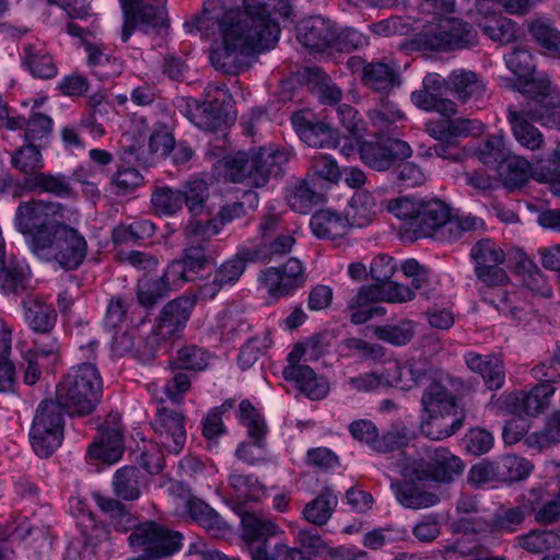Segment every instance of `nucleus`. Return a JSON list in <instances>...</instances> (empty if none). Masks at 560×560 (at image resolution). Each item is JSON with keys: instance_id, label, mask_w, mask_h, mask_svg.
Returning a JSON list of instances; mask_svg holds the SVG:
<instances>
[{"instance_id": "f257e3e1", "label": "nucleus", "mask_w": 560, "mask_h": 560, "mask_svg": "<svg viewBox=\"0 0 560 560\" xmlns=\"http://www.w3.org/2000/svg\"><path fill=\"white\" fill-rule=\"evenodd\" d=\"M243 3L242 12L212 2L196 19L199 31L219 32L221 40L212 47L210 61L228 74L247 69L254 51L272 48L280 35L277 16L288 19L292 12L288 0H244Z\"/></svg>"}, {"instance_id": "f03ea898", "label": "nucleus", "mask_w": 560, "mask_h": 560, "mask_svg": "<svg viewBox=\"0 0 560 560\" xmlns=\"http://www.w3.org/2000/svg\"><path fill=\"white\" fill-rule=\"evenodd\" d=\"M67 209L59 202H21L15 211L16 230L30 250L39 259L55 261L65 270H75L88 255V242L67 224Z\"/></svg>"}, {"instance_id": "7ed1b4c3", "label": "nucleus", "mask_w": 560, "mask_h": 560, "mask_svg": "<svg viewBox=\"0 0 560 560\" xmlns=\"http://www.w3.org/2000/svg\"><path fill=\"white\" fill-rule=\"evenodd\" d=\"M290 156L287 149L260 148L253 154L238 151L220 159L215 170L226 182L258 188L266 186L271 176L281 175Z\"/></svg>"}, {"instance_id": "20e7f679", "label": "nucleus", "mask_w": 560, "mask_h": 560, "mask_svg": "<svg viewBox=\"0 0 560 560\" xmlns=\"http://www.w3.org/2000/svg\"><path fill=\"white\" fill-rule=\"evenodd\" d=\"M387 209L397 218L405 220L416 237L446 241L451 208L444 201L436 198L401 197L389 200Z\"/></svg>"}, {"instance_id": "39448f33", "label": "nucleus", "mask_w": 560, "mask_h": 560, "mask_svg": "<svg viewBox=\"0 0 560 560\" xmlns=\"http://www.w3.org/2000/svg\"><path fill=\"white\" fill-rule=\"evenodd\" d=\"M103 382L96 366L82 363L70 369L57 387V400L70 417L91 415L102 397Z\"/></svg>"}, {"instance_id": "423d86ee", "label": "nucleus", "mask_w": 560, "mask_h": 560, "mask_svg": "<svg viewBox=\"0 0 560 560\" xmlns=\"http://www.w3.org/2000/svg\"><path fill=\"white\" fill-rule=\"evenodd\" d=\"M423 11L431 12L434 18L423 25L421 32L417 34L415 43L419 49L434 51H452L466 49L477 44V31L467 22L444 14L450 11H434L424 8Z\"/></svg>"}, {"instance_id": "0eeeda50", "label": "nucleus", "mask_w": 560, "mask_h": 560, "mask_svg": "<svg viewBox=\"0 0 560 560\" xmlns=\"http://www.w3.org/2000/svg\"><path fill=\"white\" fill-rule=\"evenodd\" d=\"M464 462L445 447H422L415 456H405L398 463L402 478L451 483L464 471Z\"/></svg>"}, {"instance_id": "6e6552de", "label": "nucleus", "mask_w": 560, "mask_h": 560, "mask_svg": "<svg viewBox=\"0 0 560 560\" xmlns=\"http://www.w3.org/2000/svg\"><path fill=\"white\" fill-rule=\"evenodd\" d=\"M532 375L539 384L528 392H515L504 398V405L512 415L534 417L548 408L555 385L560 381V358L555 355L549 362L536 365Z\"/></svg>"}, {"instance_id": "1a4fd4ad", "label": "nucleus", "mask_w": 560, "mask_h": 560, "mask_svg": "<svg viewBox=\"0 0 560 560\" xmlns=\"http://www.w3.org/2000/svg\"><path fill=\"white\" fill-rule=\"evenodd\" d=\"M194 306V299L182 295L164 305L156 325L148 323L149 335L145 338H140L137 346V353L142 363L151 362L155 358L161 342L173 337L186 326Z\"/></svg>"}, {"instance_id": "9d476101", "label": "nucleus", "mask_w": 560, "mask_h": 560, "mask_svg": "<svg viewBox=\"0 0 560 560\" xmlns=\"http://www.w3.org/2000/svg\"><path fill=\"white\" fill-rule=\"evenodd\" d=\"M65 411L55 400L42 401L34 415L30 430L33 451L42 458L51 456L63 440Z\"/></svg>"}, {"instance_id": "9b49d317", "label": "nucleus", "mask_w": 560, "mask_h": 560, "mask_svg": "<svg viewBox=\"0 0 560 560\" xmlns=\"http://www.w3.org/2000/svg\"><path fill=\"white\" fill-rule=\"evenodd\" d=\"M205 97V102L197 105L196 113L189 117L198 128L214 132L235 121L233 98L224 85L208 84Z\"/></svg>"}, {"instance_id": "f8f14e48", "label": "nucleus", "mask_w": 560, "mask_h": 560, "mask_svg": "<svg viewBox=\"0 0 560 560\" xmlns=\"http://www.w3.org/2000/svg\"><path fill=\"white\" fill-rule=\"evenodd\" d=\"M122 9L124 23L120 33L122 43H127L136 28L144 34H160L167 28L168 21L165 8L153 5L141 0H119Z\"/></svg>"}, {"instance_id": "ddd939ff", "label": "nucleus", "mask_w": 560, "mask_h": 560, "mask_svg": "<svg viewBox=\"0 0 560 560\" xmlns=\"http://www.w3.org/2000/svg\"><path fill=\"white\" fill-rule=\"evenodd\" d=\"M133 548H142L139 558L156 560L178 551L182 546V535L171 532L155 522L141 523L128 538Z\"/></svg>"}, {"instance_id": "4468645a", "label": "nucleus", "mask_w": 560, "mask_h": 560, "mask_svg": "<svg viewBox=\"0 0 560 560\" xmlns=\"http://www.w3.org/2000/svg\"><path fill=\"white\" fill-rule=\"evenodd\" d=\"M175 501L178 513L188 516L198 525L214 535L224 534L228 524L220 514L203 500L194 495L189 488L180 481H173L167 488Z\"/></svg>"}, {"instance_id": "2eb2a0df", "label": "nucleus", "mask_w": 560, "mask_h": 560, "mask_svg": "<svg viewBox=\"0 0 560 560\" xmlns=\"http://www.w3.org/2000/svg\"><path fill=\"white\" fill-rule=\"evenodd\" d=\"M305 267L298 258H290L278 267H268L260 271L258 281L275 299L293 295L306 283Z\"/></svg>"}, {"instance_id": "dca6fc26", "label": "nucleus", "mask_w": 560, "mask_h": 560, "mask_svg": "<svg viewBox=\"0 0 560 560\" xmlns=\"http://www.w3.org/2000/svg\"><path fill=\"white\" fill-rule=\"evenodd\" d=\"M359 153L366 166L383 172L409 158L412 150L406 141L400 139L376 137L374 140L363 141L359 147Z\"/></svg>"}, {"instance_id": "f3484780", "label": "nucleus", "mask_w": 560, "mask_h": 560, "mask_svg": "<svg viewBox=\"0 0 560 560\" xmlns=\"http://www.w3.org/2000/svg\"><path fill=\"white\" fill-rule=\"evenodd\" d=\"M475 262L477 279L486 287H500L509 281V277L500 267L505 260L504 252L491 240L477 242L470 249Z\"/></svg>"}, {"instance_id": "a211bd4d", "label": "nucleus", "mask_w": 560, "mask_h": 560, "mask_svg": "<svg viewBox=\"0 0 560 560\" xmlns=\"http://www.w3.org/2000/svg\"><path fill=\"white\" fill-rule=\"evenodd\" d=\"M240 420L247 428L252 442H243L235 451L240 460L254 465L265 457L267 425L261 415L248 400H242L238 406Z\"/></svg>"}, {"instance_id": "6ab92c4d", "label": "nucleus", "mask_w": 560, "mask_h": 560, "mask_svg": "<svg viewBox=\"0 0 560 560\" xmlns=\"http://www.w3.org/2000/svg\"><path fill=\"white\" fill-rule=\"evenodd\" d=\"M185 417L182 412L167 407L156 410L151 422L160 444L173 454H179L186 443Z\"/></svg>"}, {"instance_id": "aec40b11", "label": "nucleus", "mask_w": 560, "mask_h": 560, "mask_svg": "<svg viewBox=\"0 0 560 560\" xmlns=\"http://www.w3.org/2000/svg\"><path fill=\"white\" fill-rule=\"evenodd\" d=\"M460 385L462 382L450 374L438 375L422 393V412H457L456 397L452 390Z\"/></svg>"}, {"instance_id": "412c9836", "label": "nucleus", "mask_w": 560, "mask_h": 560, "mask_svg": "<svg viewBox=\"0 0 560 560\" xmlns=\"http://www.w3.org/2000/svg\"><path fill=\"white\" fill-rule=\"evenodd\" d=\"M542 116L544 113L532 107L523 109H517L514 105L508 107V120L512 133L521 147L530 151L539 150L542 147L544 136L533 124L540 120Z\"/></svg>"}, {"instance_id": "4be33fe9", "label": "nucleus", "mask_w": 560, "mask_h": 560, "mask_svg": "<svg viewBox=\"0 0 560 560\" xmlns=\"http://www.w3.org/2000/svg\"><path fill=\"white\" fill-rule=\"evenodd\" d=\"M296 38L305 48L324 51L334 46L336 31L329 21L311 16L298 25Z\"/></svg>"}, {"instance_id": "5701e85b", "label": "nucleus", "mask_w": 560, "mask_h": 560, "mask_svg": "<svg viewBox=\"0 0 560 560\" xmlns=\"http://www.w3.org/2000/svg\"><path fill=\"white\" fill-rule=\"evenodd\" d=\"M420 482L416 478H404L392 481L390 487L396 500L407 509L421 510L436 505L440 502L439 494Z\"/></svg>"}, {"instance_id": "b1692460", "label": "nucleus", "mask_w": 560, "mask_h": 560, "mask_svg": "<svg viewBox=\"0 0 560 560\" xmlns=\"http://www.w3.org/2000/svg\"><path fill=\"white\" fill-rule=\"evenodd\" d=\"M361 80L368 89L382 94H388L401 85L395 65L383 60L364 62Z\"/></svg>"}, {"instance_id": "393cba45", "label": "nucleus", "mask_w": 560, "mask_h": 560, "mask_svg": "<svg viewBox=\"0 0 560 560\" xmlns=\"http://www.w3.org/2000/svg\"><path fill=\"white\" fill-rule=\"evenodd\" d=\"M378 302L382 301L377 284L361 287L358 293L348 303L351 323L361 325L375 316H384L386 310L375 305Z\"/></svg>"}, {"instance_id": "a878e982", "label": "nucleus", "mask_w": 560, "mask_h": 560, "mask_svg": "<svg viewBox=\"0 0 560 560\" xmlns=\"http://www.w3.org/2000/svg\"><path fill=\"white\" fill-rule=\"evenodd\" d=\"M283 377L312 400H320L329 393V384L310 366H285Z\"/></svg>"}, {"instance_id": "bb28decb", "label": "nucleus", "mask_w": 560, "mask_h": 560, "mask_svg": "<svg viewBox=\"0 0 560 560\" xmlns=\"http://www.w3.org/2000/svg\"><path fill=\"white\" fill-rule=\"evenodd\" d=\"M448 89L463 103L478 102L487 95V88L479 75L469 70L457 69L447 77Z\"/></svg>"}, {"instance_id": "cd10ccee", "label": "nucleus", "mask_w": 560, "mask_h": 560, "mask_svg": "<svg viewBox=\"0 0 560 560\" xmlns=\"http://www.w3.org/2000/svg\"><path fill=\"white\" fill-rule=\"evenodd\" d=\"M464 422V415L457 412H423L421 433L430 440L439 441L455 434Z\"/></svg>"}, {"instance_id": "c85d7f7f", "label": "nucleus", "mask_w": 560, "mask_h": 560, "mask_svg": "<svg viewBox=\"0 0 560 560\" xmlns=\"http://www.w3.org/2000/svg\"><path fill=\"white\" fill-rule=\"evenodd\" d=\"M292 121L301 140L314 148H331L339 144L338 132L324 122H311L294 116Z\"/></svg>"}, {"instance_id": "c756f323", "label": "nucleus", "mask_w": 560, "mask_h": 560, "mask_svg": "<svg viewBox=\"0 0 560 560\" xmlns=\"http://www.w3.org/2000/svg\"><path fill=\"white\" fill-rule=\"evenodd\" d=\"M465 362L472 372L482 376L488 389L495 390L503 386L505 372L499 358L469 352L465 355Z\"/></svg>"}, {"instance_id": "7c9ffc66", "label": "nucleus", "mask_w": 560, "mask_h": 560, "mask_svg": "<svg viewBox=\"0 0 560 560\" xmlns=\"http://www.w3.org/2000/svg\"><path fill=\"white\" fill-rule=\"evenodd\" d=\"M28 266L13 255L0 259V290L4 294L20 293L26 290Z\"/></svg>"}, {"instance_id": "2f4dec72", "label": "nucleus", "mask_w": 560, "mask_h": 560, "mask_svg": "<svg viewBox=\"0 0 560 560\" xmlns=\"http://www.w3.org/2000/svg\"><path fill=\"white\" fill-rule=\"evenodd\" d=\"M24 319L34 332H50L57 322V313L51 305L37 296L27 295L22 301Z\"/></svg>"}, {"instance_id": "473e14b6", "label": "nucleus", "mask_w": 560, "mask_h": 560, "mask_svg": "<svg viewBox=\"0 0 560 560\" xmlns=\"http://www.w3.org/2000/svg\"><path fill=\"white\" fill-rule=\"evenodd\" d=\"M22 65L34 78L43 80L52 79L58 73L52 56L40 44H27L23 47Z\"/></svg>"}, {"instance_id": "72a5a7b5", "label": "nucleus", "mask_w": 560, "mask_h": 560, "mask_svg": "<svg viewBox=\"0 0 560 560\" xmlns=\"http://www.w3.org/2000/svg\"><path fill=\"white\" fill-rule=\"evenodd\" d=\"M302 75L320 103L334 106L340 102L341 89L320 68H306Z\"/></svg>"}, {"instance_id": "f704fd0d", "label": "nucleus", "mask_w": 560, "mask_h": 560, "mask_svg": "<svg viewBox=\"0 0 560 560\" xmlns=\"http://www.w3.org/2000/svg\"><path fill=\"white\" fill-rule=\"evenodd\" d=\"M124 453L122 435L116 428L105 429L101 433V440L92 443L86 452L91 459H101L107 464L118 462Z\"/></svg>"}, {"instance_id": "c9c22d12", "label": "nucleus", "mask_w": 560, "mask_h": 560, "mask_svg": "<svg viewBox=\"0 0 560 560\" xmlns=\"http://www.w3.org/2000/svg\"><path fill=\"white\" fill-rule=\"evenodd\" d=\"M310 228L318 238H336L346 235L349 225L345 215L329 209H324L312 215Z\"/></svg>"}, {"instance_id": "e433bc0d", "label": "nucleus", "mask_w": 560, "mask_h": 560, "mask_svg": "<svg viewBox=\"0 0 560 560\" xmlns=\"http://www.w3.org/2000/svg\"><path fill=\"white\" fill-rule=\"evenodd\" d=\"M25 188L37 194H50L56 197H70L72 187L70 178L63 174L36 173L25 178Z\"/></svg>"}, {"instance_id": "4c0bfd02", "label": "nucleus", "mask_w": 560, "mask_h": 560, "mask_svg": "<svg viewBox=\"0 0 560 560\" xmlns=\"http://www.w3.org/2000/svg\"><path fill=\"white\" fill-rule=\"evenodd\" d=\"M280 532L279 526L270 520L260 518L253 513H245L242 516V537L249 548L268 544V539Z\"/></svg>"}, {"instance_id": "58836bf2", "label": "nucleus", "mask_w": 560, "mask_h": 560, "mask_svg": "<svg viewBox=\"0 0 560 560\" xmlns=\"http://www.w3.org/2000/svg\"><path fill=\"white\" fill-rule=\"evenodd\" d=\"M377 210L374 197L366 190H360L349 201L345 218L349 226L363 228L374 219Z\"/></svg>"}, {"instance_id": "ea45409f", "label": "nucleus", "mask_w": 560, "mask_h": 560, "mask_svg": "<svg viewBox=\"0 0 560 560\" xmlns=\"http://www.w3.org/2000/svg\"><path fill=\"white\" fill-rule=\"evenodd\" d=\"M337 504V494H335L332 489L326 487L315 499L306 503L302 514L308 523L323 526L331 517Z\"/></svg>"}, {"instance_id": "a19ab883", "label": "nucleus", "mask_w": 560, "mask_h": 560, "mask_svg": "<svg viewBox=\"0 0 560 560\" xmlns=\"http://www.w3.org/2000/svg\"><path fill=\"white\" fill-rule=\"evenodd\" d=\"M93 499L101 511L109 515L117 532H135V528L139 527L137 518L117 500L101 493H93Z\"/></svg>"}, {"instance_id": "79ce46f5", "label": "nucleus", "mask_w": 560, "mask_h": 560, "mask_svg": "<svg viewBox=\"0 0 560 560\" xmlns=\"http://www.w3.org/2000/svg\"><path fill=\"white\" fill-rule=\"evenodd\" d=\"M392 377L395 381L394 386L400 388H410L412 385H420L424 381L436 378L434 371L425 362H410L400 365L395 363L392 368Z\"/></svg>"}, {"instance_id": "37998d69", "label": "nucleus", "mask_w": 560, "mask_h": 560, "mask_svg": "<svg viewBox=\"0 0 560 560\" xmlns=\"http://www.w3.org/2000/svg\"><path fill=\"white\" fill-rule=\"evenodd\" d=\"M527 28L532 38L549 52L560 54V32L552 21L546 16H535L527 20Z\"/></svg>"}, {"instance_id": "c03bdc74", "label": "nucleus", "mask_w": 560, "mask_h": 560, "mask_svg": "<svg viewBox=\"0 0 560 560\" xmlns=\"http://www.w3.org/2000/svg\"><path fill=\"white\" fill-rule=\"evenodd\" d=\"M521 92L546 110L560 104V95L551 89L550 80L547 77L524 79Z\"/></svg>"}, {"instance_id": "a18cd8bd", "label": "nucleus", "mask_w": 560, "mask_h": 560, "mask_svg": "<svg viewBox=\"0 0 560 560\" xmlns=\"http://www.w3.org/2000/svg\"><path fill=\"white\" fill-rule=\"evenodd\" d=\"M88 63L92 73L101 81L109 80L121 71V65L118 60L105 54L100 47L93 44H86Z\"/></svg>"}, {"instance_id": "49530a36", "label": "nucleus", "mask_w": 560, "mask_h": 560, "mask_svg": "<svg viewBox=\"0 0 560 560\" xmlns=\"http://www.w3.org/2000/svg\"><path fill=\"white\" fill-rule=\"evenodd\" d=\"M501 287H487V290H481L482 300L494 306L500 313L516 320H524L526 312L523 307L514 305L516 293L511 295Z\"/></svg>"}, {"instance_id": "de8ad7c7", "label": "nucleus", "mask_w": 560, "mask_h": 560, "mask_svg": "<svg viewBox=\"0 0 560 560\" xmlns=\"http://www.w3.org/2000/svg\"><path fill=\"white\" fill-rule=\"evenodd\" d=\"M411 101L418 108L435 112L444 117H452L456 113V105L453 101L423 86L411 93Z\"/></svg>"}, {"instance_id": "09e8293b", "label": "nucleus", "mask_w": 560, "mask_h": 560, "mask_svg": "<svg viewBox=\"0 0 560 560\" xmlns=\"http://www.w3.org/2000/svg\"><path fill=\"white\" fill-rule=\"evenodd\" d=\"M139 477L140 471L133 466L119 468L113 478L115 494L126 501L137 500L141 494Z\"/></svg>"}, {"instance_id": "8fccbe9b", "label": "nucleus", "mask_w": 560, "mask_h": 560, "mask_svg": "<svg viewBox=\"0 0 560 560\" xmlns=\"http://www.w3.org/2000/svg\"><path fill=\"white\" fill-rule=\"evenodd\" d=\"M416 324L409 319L399 320L396 324H386L374 328V336L384 342L395 347H401L410 342L415 336Z\"/></svg>"}, {"instance_id": "3c124183", "label": "nucleus", "mask_w": 560, "mask_h": 560, "mask_svg": "<svg viewBox=\"0 0 560 560\" xmlns=\"http://www.w3.org/2000/svg\"><path fill=\"white\" fill-rule=\"evenodd\" d=\"M219 233L212 219L201 221L191 217L183 228L184 245L210 246V240Z\"/></svg>"}, {"instance_id": "603ef678", "label": "nucleus", "mask_w": 560, "mask_h": 560, "mask_svg": "<svg viewBox=\"0 0 560 560\" xmlns=\"http://www.w3.org/2000/svg\"><path fill=\"white\" fill-rule=\"evenodd\" d=\"M503 185L509 189L522 187L528 178L529 164L526 160L510 155L497 168Z\"/></svg>"}, {"instance_id": "864d4df0", "label": "nucleus", "mask_w": 560, "mask_h": 560, "mask_svg": "<svg viewBox=\"0 0 560 560\" xmlns=\"http://www.w3.org/2000/svg\"><path fill=\"white\" fill-rule=\"evenodd\" d=\"M525 506L499 508L490 523L493 534H512L518 529L527 514Z\"/></svg>"}, {"instance_id": "5fc2aeb1", "label": "nucleus", "mask_w": 560, "mask_h": 560, "mask_svg": "<svg viewBox=\"0 0 560 560\" xmlns=\"http://www.w3.org/2000/svg\"><path fill=\"white\" fill-rule=\"evenodd\" d=\"M182 194L191 217L201 214L206 208L209 198L208 183L199 177H194L183 185Z\"/></svg>"}, {"instance_id": "6e6d98bb", "label": "nucleus", "mask_w": 560, "mask_h": 560, "mask_svg": "<svg viewBox=\"0 0 560 560\" xmlns=\"http://www.w3.org/2000/svg\"><path fill=\"white\" fill-rule=\"evenodd\" d=\"M137 306L132 299L127 296H113L107 304L106 313L103 319L104 326L109 329H116L122 326L127 320L133 322L131 315Z\"/></svg>"}, {"instance_id": "4d7b16f0", "label": "nucleus", "mask_w": 560, "mask_h": 560, "mask_svg": "<svg viewBox=\"0 0 560 560\" xmlns=\"http://www.w3.org/2000/svg\"><path fill=\"white\" fill-rule=\"evenodd\" d=\"M480 26L483 34L493 42L509 44L518 37L517 24L508 18L492 16L486 19Z\"/></svg>"}, {"instance_id": "13d9d810", "label": "nucleus", "mask_w": 560, "mask_h": 560, "mask_svg": "<svg viewBox=\"0 0 560 560\" xmlns=\"http://www.w3.org/2000/svg\"><path fill=\"white\" fill-rule=\"evenodd\" d=\"M322 194L317 192L307 180H302L287 192L289 206L299 213H306L314 205L322 201Z\"/></svg>"}, {"instance_id": "bf43d9fd", "label": "nucleus", "mask_w": 560, "mask_h": 560, "mask_svg": "<svg viewBox=\"0 0 560 560\" xmlns=\"http://www.w3.org/2000/svg\"><path fill=\"white\" fill-rule=\"evenodd\" d=\"M516 539L520 547L532 553H542L560 547V536L553 530H532Z\"/></svg>"}, {"instance_id": "052dcab7", "label": "nucleus", "mask_w": 560, "mask_h": 560, "mask_svg": "<svg viewBox=\"0 0 560 560\" xmlns=\"http://www.w3.org/2000/svg\"><path fill=\"white\" fill-rule=\"evenodd\" d=\"M151 203L159 214L172 217L182 210L184 196L180 189L164 186L154 190Z\"/></svg>"}, {"instance_id": "680f3d73", "label": "nucleus", "mask_w": 560, "mask_h": 560, "mask_svg": "<svg viewBox=\"0 0 560 560\" xmlns=\"http://www.w3.org/2000/svg\"><path fill=\"white\" fill-rule=\"evenodd\" d=\"M178 259L194 279H197L199 273L213 262L210 246L185 245Z\"/></svg>"}, {"instance_id": "e2e57ef3", "label": "nucleus", "mask_w": 560, "mask_h": 560, "mask_svg": "<svg viewBox=\"0 0 560 560\" xmlns=\"http://www.w3.org/2000/svg\"><path fill=\"white\" fill-rule=\"evenodd\" d=\"M346 385L350 390L366 393L380 388L392 387L395 385V381L392 377V370L388 368L384 373L381 374L370 372L349 377L346 381Z\"/></svg>"}, {"instance_id": "0e129e2a", "label": "nucleus", "mask_w": 560, "mask_h": 560, "mask_svg": "<svg viewBox=\"0 0 560 560\" xmlns=\"http://www.w3.org/2000/svg\"><path fill=\"white\" fill-rule=\"evenodd\" d=\"M12 166L26 175H34L44 167V160L40 151L33 143L15 150L11 158Z\"/></svg>"}, {"instance_id": "69168bd1", "label": "nucleus", "mask_w": 560, "mask_h": 560, "mask_svg": "<svg viewBox=\"0 0 560 560\" xmlns=\"http://www.w3.org/2000/svg\"><path fill=\"white\" fill-rule=\"evenodd\" d=\"M369 118L378 132L389 131L393 126L405 118L404 113L389 101H383L369 110Z\"/></svg>"}, {"instance_id": "338daca9", "label": "nucleus", "mask_w": 560, "mask_h": 560, "mask_svg": "<svg viewBox=\"0 0 560 560\" xmlns=\"http://www.w3.org/2000/svg\"><path fill=\"white\" fill-rule=\"evenodd\" d=\"M498 478L505 481H518L526 478L533 468L530 463L516 455H505L497 462Z\"/></svg>"}, {"instance_id": "774afa93", "label": "nucleus", "mask_w": 560, "mask_h": 560, "mask_svg": "<svg viewBox=\"0 0 560 560\" xmlns=\"http://www.w3.org/2000/svg\"><path fill=\"white\" fill-rule=\"evenodd\" d=\"M527 443L539 450L560 443V409L555 411L548 418L542 430L537 431L527 438Z\"/></svg>"}]
</instances>
